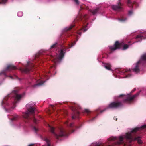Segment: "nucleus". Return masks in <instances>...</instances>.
Returning a JSON list of instances; mask_svg holds the SVG:
<instances>
[{"label": "nucleus", "instance_id": "72a5a7b5", "mask_svg": "<svg viewBox=\"0 0 146 146\" xmlns=\"http://www.w3.org/2000/svg\"><path fill=\"white\" fill-rule=\"evenodd\" d=\"M35 145L33 144H31L30 145H29L28 146H34Z\"/></svg>", "mask_w": 146, "mask_h": 146}, {"label": "nucleus", "instance_id": "c756f323", "mask_svg": "<svg viewBox=\"0 0 146 146\" xmlns=\"http://www.w3.org/2000/svg\"><path fill=\"white\" fill-rule=\"evenodd\" d=\"M131 4V1H130V0H128V1H127V4L129 6H130L129 5V4Z\"/></svg>", "mask_w": 146, "mask_h": 146}, {"label": "nucleus", "instance_id": "7c9ffc66", "mask_svg": "<svg viewBox=\"0 0 146 146\" xmlns=\"http://www.w3.org/2000/svg\"><path fill=\"white\" fill-rule=\"evenodd\" d=\"M74 1L77 4H79V2L78 0H74Z\"/></svg>", "mask_w": 146, "mask_h": 146}, {"label": "nucleus", "instance_id": "e433bc0d", "mask_svg": "<svg viewBox=\"0 0 146 146\" xmlns=\"http://www.w3.org/2000/svg\"><path fill=\"white\" fill-rule=\"evenodd\" d=\"M77 33L79 35H80L81 34V33L80 32H77Z\"/></svg>", "mask_w": 146, "mask_h": 146}, {"label": "nucleus", "instance_id": "a211bd4d", "mask_svg": "<svg viewBox=\"0 0 146 146\" xmlns=\"http://www.w3.org/2000/svg\"><path fill=\"white\" fill-rule=\"evenodd\" d=\"M65 124L68 126H69L70 127H72L73 125V123H70V125H69V122L68 121H66L65 123Z\"/></svg>", "mask_w": 146, "mask_h": 146}, {"label": "nucleus", "instance_id": "412c9836", "mask_svg": "<svg viewBox=\"0 0 146 146\" xmlns=\"http://www.w3.org/2000/svg\"><path fill=\"white\" fill-rule=\"evenodd\" d=\"M17 15L19 17H21L23 15V13L22 12L19 11L17 13Z\"/></svg>", "mask_w": 146, "mask_h": 146}, {"label": "nucleus", "instance_id": "f257e3e1", "mask_svg": "<svg viewBox=\"0 0 146 146\" xmlns=\"http://www.w3.org/2000/svg\"><path fill=\"white\" fill-rule=\"evenodd\" d=\"M146 63V54L142 55L141 59L136 64L133 65V70L134 72L137 73L139 72V67L141 65H144ZM132 70L130 69H127L125 70V72H127V74H126V77L129 78L131 76V74L130 72L132 71Z\"/></svg>", "mask_w": 146, "mask_h": 146}, {"label": "nucleus", "instance_id": "37998d69", "mask_svg": "<svg viewBox=\"0 0 146 146\" xmlns=\"http://www.w3.org/2000/svg\"><path fill=\"white\" fill-rule=\"evenodd\" d=\"M103 111H101V112H102Z\"/></svg>", "mask_w": 146, "mask_h": 146}, {"label": "nucleus", "instance_id": "b1692460", "mask_svg": "<svg viewBox=\"0 0 146 146\" xmlns=\"http://www.w3.org/2000/svg\"><path fill=\"white\" fill-rule=\"evenodd\" d=\"M84 112L85 113H90V111L88 109H85V110H84Z\"/></svg>", "mask_w": 146, "mask_h": 146}, {"label": "nucleus", "instance_id": "2f4dec72", "mask_svg": "<svg viewBox=\"0 0 146 146\" xmlns=\"http://www.w3.org/2000/svg\"><path fill=\"white\" fill-rule=\"evenodd\" d=\"M76 43V42H74V43H72V44H71V46H70V48H71V47H72V46H73Z\"/></svg>", "mask_w": 146, "mask_h": 146}, {"label": "nucleus", "instance_id": "20e7f679", "mask_svg": "<svg viewBox=\"0 0 146 146\" xmlns=\"http://www.w3.org/2000/svg\"><path fill=\"white\" fill-rule=\"evenodd\" d=\"M121 46H123V50L126 49L128 48V45L127 44H124L123 42L119 43V42L117 41L115 42V44L112 46H109L110 48L111 51L117 49H119L121 48Z\"/></svg>", "mask_w": 146, "mask_h": 146}, {"label": "nucleus", "instance_id": "ddd939ff", "mask_svg": "<svg viewBox=\"0 0 146 146\" xmlns=\"http://www.w3.org/2000/svg\"><path fill=\"white\" fill-rule=\"evenodd\" d=\"M105 68L108 70H111V65L110 64H106V65L104 66Z\"/></svg>", "mask_w": 146, "mask_h": 146}, {"label": "nucleus", "instance_id": "c9c22d12", "mask_svg": "<svg viewBox=\"0 0 146 146\" xmlns=\"http://www.w3.org/2000/svg\"><path fill=\"white\" fill-rule=\"evenodd\" d=\"M54 68V66H52L51 68V70H50V71H52V69H53V68Z\"/></svg>", "mask_w": 146, "mask_h": 146}, {"label": "nucleus", "instance_id": "c03bdc74", "mask_svg": "<svg viewBox=\"0 0 146 146\" xmlns=\"http://www.w3.org/2000/svg\"><path fill=\"white\" fill-rule=\"evenodd\" d=\"M123 73H124V71H123Z\"/></svg>", "mask_w": 146, "mask_h": 146}, {"label": "nucleus", "instance_id": "f8f14e48", "mask_svg": "<svg viewBox=\"0 0 146 146\" xmlns=\"http://www.w3.org/2000/svg\"><path fill=\"white\" fill-rule=\"evenodd\" d=\"M16 69V67L12 65H9L7 66L6 69V70H8L11 69Z\"/></svg>", "mask_w": 146, "mask_h": 146}, {"label": "nucleus", "instance_id": "f3484780", "mask_svg": "<svg viewBox=\"0 0 146 146\" xmlns=\"http://www.w3.org/2000/svg\"><path fill=\"white\" fill-rule=\"evenodd\" d=\"M74 26V25H71L69 27H66L65 29V31H66L71 29L72 28V27H73Z\"/></svg>", "mask_w": 146, "mask_h": 146}, {"label": "nucleus", "instance_id": "bb28decb", "mask_svg": "<svg viewBox=\"0 0 146 146\" xmlns=\"http://www.w3.org/2000/svg\"><path fill=\"white\" fill-rule=\"evenodd\" d=\"M33 120L34 122L36 123H38V121L35 117H33Z\"/></svg>", "mask_w": 146, "mask_h": 146}, {"label": "nucleus", "instance_id": "0eeeda50", "mask_svg": "<svg viewBox=\"0 0 146 146\" xmlns=\"http://www.w3.org/2000/svg\"><path fill=\"white\" fill-rule=\"evenodd\" d=\"M139 94V93H137L136 94L132 96H131L129 94L127 95H123V99L125 101H126L128 102H130L133 101V99Z\"/></svg>", "mask_w": 146, "mask_h": 146}, {"label": "nucleus", "instance_id": "a18cd8bd", "mask_svg": "<svg viewBox=\"0 0 146 146\" xmlns=\"http://www.w3.org/2000/svg\"><path fill=\"white\" fill-rule=\"evenodd\" d=\"M119 1H120V0H119Z\"/></svg>", "mask_w": 146, "mask_h": 146}, {"label": "nucleus", "instance_id": "dca6fc26", "mask_svg": "<svg viewBox=\"0 0 146 146\" xmlns=\"http://www.w3.org/2000/svg\"><path fill=\"white\" fill-rule=\"evenodd\" d=\"M118 20L121 22H123L127 20L126 18H122L118 19Z\"/></svg>", "mask_w": 146, "mask_h": 146}, {"label": "nucleus", "instance_id": "7ed1b4c3", "mask_svg": "<svg viewBox=\"0 0 146 146\" xmlns=\"http://www.w3.org/2000/svg\"><path fill=\"white\" fill-rule=\"evenodd\" d=\"M56 54V56H51L52 58H53V61L55 64L60 62L64 56V52L61 49Z\"/></svg>", "mask_w": 146, "mask_h": 146}, {"label": "nucleus", "instance_id": "6ab92c4d", "mask_svg": "<svg viewBox=\"0 0 146 146\" xmlns=\"http://www.w3.org/2000/svg\"><path fill=\"white\" fill-rule=\"evenodd\" d=\"M18 115H16L15 116H14L11 119V121H14L15 120L17 119L18 118Z\"/></svg>", "mask_w": 146, "mask_h": 146}, {"label": "nucleus", "instance_id": "393cba45", "mask_svg": "<svg viewBox=\"0 0 146 146\" xmlns=\"http://www.w3.org/2000/svg\"><path fill=\"white\" fill-rule=\"evenodd\" d=\"M33 130L35 132H36L37 131L38 129L36 127H34L33 128Z\"/></svg>", "mask_w": 146, "mask_h": 146}, {"label": "nucleus", "instance_id": "5701e85b", "mask_svg": "<svg viewBox=\"0 0 146 146\" xmlns=\"http://www.w3.org/2000/svg\"><path fill=\"white\" fill-rule=\"evenodd\" d=\"M7 0H0V3H5Z\"/></svg>", "mask_w": 146, "mask_h": 146}, {"label": "nucleus", "instance_id": "79ce46f5", "mask_svg": "<svg viewBox=\"0 0 146 146\" xmlns=\"http://www.w3.org/2000/svg\"><path fill=\"white\" fill-rule=\"evenodd\" d=\"M79 113L78 112H77V113L78 114H79Z\"/></svg>", "mask_w": 146, "mask_h": 146}, {"label": "nucleus", "instance_id": "cd10ccee", "mask_svg": "<svg viewBox=\"0 0 146 146\" xmlns=\"http://www.w3.org/2000/svg\"><path fill=\"white\" fill-rule=\"evenodd\" d=\"M133 14V11L132 10H130L129 11L128 14L129 15H130Z\"/></svg>", "mask_w": 146, "mask_h": 146}, {"label": "nucleus", "instance_id": "2eb2a0df", "mask_svg": "<svg viewBox=\"0 0 146 146\" xmlns=\"http://www.w3.org/2000/svg\"><path fill=\"white\" fill-rule=\"evenodd\" d=\"M6 98H5L2 101V105L3 106H5V105H7V103L6 102Z\"/></svg>", "mask_w": 146, "mask_h": 146}, {"label": "nucleus", "instance_id": "c85d7f7f", "mask_svg": "<svg viewBox=\"0 0 146 146\" xmlns=\"http://www.w3.org/2000/svg\"><path fill=\"white\" fill-rule=\"evenodd\" d=\"M56 43H55L53 45H52L51 46V48H54L56 46Z\"/></svg>", "mask_w": 146, "mask_h": 146}, {"label": "nucleus", "instance_id": "f704fd0d", "mask_svg": "<svg viewBox=\"0 0 146 146\" xmlns=\"http://www.w3.org/2000/svg\"><path fill=\"white\" fill-rule=\"evenodd\" d=\"M44 78H46V76H44V77H42L41 78V79H44Z\"/></svg>", "mask_w": 146, "mask_h": 146}, {"label": "nucleus", "instance_id": "a878e982", "mask_svg": "<svg viewBox=\"0 0 146 146\" xmlns=\"http://www.w3.org/2000/svg\"><path fill=\"white\" fill-rule=\"evenodd\" d=\"M9 77L12 79L16 78L17 77L16 75H14V76H10Z\"/></svg>", "mask_w": 146, "mask_h": 146}, {"label": "nucleus", "instance_id": "9b49d317", "mask_svg": "<svg viewBox=\"0 0 146 146\" xmlns=\"http://www.w3.org/2000/svg\"><path fill=\"white\" fill-rule=\"evenodd\" d=\"M31 70L29 67H27L25 69L20 68V70L22 72L25 73H27Z\"/></svg>", "mask_w": 146, "mask_h": 146}, {"label": "nucleus", "instance_id": "473e14b6", "mask_svg": "<svg viewBox=\"0 0 146 146\" xmlns=\"http://www.w3.org/2000/svg\"><path fill=\"white\" fill-rule=\"evenodd\" d=\"M76 117H77L76 116H75V115L73 116L72 117V118L73 119H74Z\"/></svg>", "mask_w": 146, "mask_h": 146}, {"label": "nucleus", "instance_id": "4468645a", "mask_svg": "<svg viewBox=\"0 0 146 146\" xmlns=\"http://www.w3.org/2000/svg\"><path fill=\"white\" fill-rule=\"evenodd\" d=\"M44 140L46 142L47 144V146H50L49 140L47 138H45Z\"/></svg>", "mask_w": 146, "mask_h": 146}, {"label": "nucleus", "instance_id": "ea45409f", "mask_svg": "<svg viewBox=\"0 0 146 146\" xmlns=\"http://www.w3.org/2000/svg\"><path fill=\"white\" fill-rule=\"evenodd\" d=\"M3 73V72H2V73H0V76H1L2 74Z\"/></svg>", "mask_w": 146, "mask_h": 146}, {"label": "nucleus", "instance_id": "a19ab883", "mask_svg": "<svg viewBox=\"0 0 146 146\" xmlns=\"http://www.w3.org/2000/svg\"><path fill=\"white\" fill-rule=\"evenodd\" d=\"M123 95H120L119 96L121 97V96H122Z\"/></svg>", "mask_w": 146, "mask_h": 146}, {"label": "nucleus", "instance_id": "58836bf2", "mask_svg": "<svg viewBox=\"0 0 146 146\" xmlns=\"http://www.w3.org/2000/svg\"><path fill=\"white\" fill-rule=\"evenodd\" d=\"M136 5V4H135V3L133 5V7H134Z\"/></svg>", "mask_w": 146, "mask_h": 146}, {"label": "nucleus", "instance_id": "39448f33", "mask_svg": "<svg viewBox=\"0 0 146 146\" xmlns=\"http://www.w3.org/2000/svg\"><path fill=\"white\" fill-rule=\"evenodd\" d=\"M48 126L50 127V131L52 132L54 135L58 138V137H62L63 136H66V135L65 133V131L63 128H60L59 129V133L58 135H57L54 132V127L50 126L48 125Z\"/></svg>", "mask_w": 146, "mask_h": 146}, {"label": "nucleus", "instance_id": "4be33fe9", "mask_svg": "<svg viewBox=\"0 0 146 146\" xmlns=\"http://www.w3.org/2000/svg\"><path fill=\"white\" fill-rule=\"evenodd\" d=\"M97 11H98L97 9H96L94 10H92L91 12H92V13L93 14H96L97 13Z\"/></svg>", "mask_w": 146, "mask_h": 146}, {"label": "nucleus", "instance_id": "1a4fd4ad", "mask_svg": "<svg viewBox=\"0 0 146 146\" xmlns=\"http://www.w3.org/2000/svg\"><path fill=\"white\" fill-rule=\"evenodd\" d=\"M121 4L119 2L118 5H113L112 6V8L115 10H120L121 9Z\"/></svg>", "mask_w": 146, "mask_h": 146}, {"label": "nucleus", "instance_id": "f03ea898", "mask_svg": "<svg viewBox=\"0 0 146 146\" xmlns=\"http://www.w3.org/2000/svg\"><path fill=\"white\" fill-rule=\"evenodd\" d=\"M26 107L27 111L23 114V116L24 118H28L29 114H33L34 113L35 108L33 107V104L31 102L27 104L26 105Z\"/></svg>", "mask_w": 146, "mask_h": 146}, {"label": "nucleus", "instance_id": "aec40b11", "mask_svg": "<svg viewBox=\"0 0 146 146\" xmlns=\"http://www.w3.org/2000/svg\"><path fill=\"white\" fill-rule=\"evenodd\" d=\"M88 25V24H87V25H86V26H85L82 29V30L84 32H85V31H86L88 29V28L87 27V25Z\"/></svg>", "mask_w": 146, "mask_h": 146}, {"label": "nucleus", "instance_id": "423d86ee", "mask_svg": "<svg viewBox=\"0 0 146 146\" xmlns=\"http://www.w3.org/2000/svg\"><path fill=\"white\" fill-rule=\"evenodd\" d=\"M17 91L14 90L12 91L11 95H13V97L14 99V101L13 102V108H14L15 107V104L17 102L20 100V98L22 97L21 95L18 94L17 93Z\"/></svg>", "mask_w": 146, "mask_h": 146}, {"label": "nucleus", "instance_id": "9d476101", "mask_svg": "<svg viewBox=\"0 0 146 146\" xmlns=\"http://www.w3.org/2000/svg\"><path fill=\"white\" fill-rule=\"evenodd\" d=\"M44 82H43L42 80H40V79L38 80L37 81L36 83L33 86L34 87H36L37 86H41L44 83Z\"/></svg>", "mask_w": 146, "mask_h": 146}, {"label": "nucleus", "instance_id": "6e6552de", "mask_svg": "<svg viewBox=\"0 0 146 146\" xmlns=\"http://www.w3.org/2000/svg\"><path fill=\"white\" fill-rule=\"evenodd\" d=\"M121 104L119 102H113L111 103L108 106V108H115L119 107Z\"/></svg>", "mask_w": 146, "mask_h": 146}, {"label": "nucleus", "instance_id": "4c0bfd02", "mask_svg": "<svg viewBox=\"0 0 146 146\" xmlns=\"http://www.w3.org/2000/svg\"><path fill=\"white\" fill-rule=\"evenodd\" d=\"M114 119H115L116 120H117V118H116V117H114Z\"/></svg>", "mask_w": 146, "mask_h": 146}]
</instances>
